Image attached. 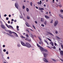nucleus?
I'll list each match as a JSON object with an SVG mask.
<instances>
[{
    "label": "nucleus",
    "mask_w": 63,
    "mask_h": 63,
    "mask_svg": "<svg viewBox=\"0 0 63 63\" xmlns=\"http://www.w3.org/2000/svg\"><path fill=\"white\" fill-rule=\"evenodd\" d=\"M58 21L57 20L56 21L54 22V26H55V27L57 25V24H58Z\"/></svg>",
    "instance_id": "1"
},
{
    "label": "nucleus",
    "mask_w": 63,
    "mask_h": 63,
    "mask_svg": "<svg viewBox=\"0 0 63 63\" xmlns=\"http://www.w3.org/2000/svg\"><path fill=\"white\" fill-rule=\"evenodd\" d=\"M26 47H31V45H30V44L27 43H26Z\"/></svg>",
    "instance_id": "2"
},
{
    "label": "nucleus",
    "mask_w": 63,
    "mask_h": 63,
    "mask_svg": "<svg viewBox=\"0 0 63 63\" xmlns=\"http://www.w3.org/2000/svg\"><path fill=\"white\" fill-rule=\"evenodd\" d=\"M1 28H2V29H6V27H5V26L4 25H1Z\"/></svg>",
    "instance_id": "3"
},
{
    "label": "nucleus",
    "mask_w": 63,
    "mask_h": 63,
    "mask_svg": "<svg viewBox=\"0 0 63 63\" xmlns=\"http://www.w3.org/2000/svg\"><path fill=\"white\" fill-rule=\"evenodd\" d=\"M15 6L16 7V8H17V9H18V4L17 3H15Z\"/></svg>",
    "instance_id": "4"
},
{
    "label": "nucleus",
    "mask_w": 63,
    "mask_h": 63,
    "mask_svg": "<svg viewBox=\"0 0 63 63\" xmlns=\"http://www.w3.org/2000/svg\"><path fill=\"white\" fill-rule=\"evenodd\" d=\"M21 44H22L23 46H26V44H25L24 43V42H22V41H21Z\"/></svg>",
    "instance_id": "5"
},
{
    "label": "nucleus",
    "mask_w": 63,
    "mask_h": 63,
    "mask_svg": "<svg viewBox=\"0 0 63 63\" xmlns=\"http://www.w3.org/2000/svg\"><path fill=\"white\" fill-rule=\"evenodd\" d=\"M40 50H41L42 51H44V48L41 47L40 48Z\"/></svg>",
    "instance_id": "6"
},
{
    "label": "nucleus",
    "mask_w": 63,
    "mask_h": 63,
    "mask_svg": "<svg viewBox=\"0 0 63 63\" xmlns=\"http://www.w3.org/2000/svg\"><path fill=\"white\" fill-rule=\"evenodd\" d=\"M43 61H44L45 62H48V61L45 58H44L43 59Z\"/></svg>",
    "instance_id": "7"
},
{
    "label": "nucleus",
    "mask_w": 63,
    "mask_h": 63,
    "mask_svg": "<svg viewBox=\"0 0 63 63\" xmlns=\"http://www.w3.org/2000/svg\"><path fill=\"white\" fill-rule=\"evenodd\" d=\"M60 54L61 55H63V51L61 50L60 52Z\"/></svg>",
    "instance_id": "8"
},
{
    "label": "nucleus",
    "mask_w": 63,
    "mask_h": 63,
    "mask_svg": "<svg viewBox=\"0 0 63 63\" xmlns=\"http://www.w3.org/2000/svg\"><path fill=\"white\" fill-rule=\"evenodd\" d=\"M37 4H38V5H41V4H42V1H41V0H40V2H37Z\"/></svg>",
    "instance_id": "9"
},
{
    "label": "nucleus",
    "mask_w": 63,
    "mask_h": 63,
    "mask_svg": "<svg viewBox=\"0 0 63 63\" xmlns=\"http://www.w3.org/2000/svg\"><path fill=\"white\" fill-rule=\"evenodd\" d=\"M25 24L27 26V27H29V24H28V23H27V22Z\"/></svg>",
    "instance_id": "10"
},
{
    "label": "nucleus",
    "mask_w": 63,
    "mask_h": 63,
    "mask_svg": "<svg viewBox=\"0 0 63 63\" xmlns=\"http://www.w3.org/2000/svg\"><path fill=\"white\" fill-rule=\"evenodd\" d=\"M38 10H44V9L43 8H41L40 7H39L38 8Z\"/></svg>",
    "instance_id": "11"
},
{
    "label": "nucleus",
    "mask_w": 63,
    "mask_h": 63,
    "mask_svg": "<svg viewBox=\"0 0 63 63\" xmlns=\"http://www.w3.org/2000/svg\"><path fill=\"white\" fill-rule=\"evenodd\" d=\"M44 41L45 42V43H47V45H48V42H47V40H44Z\"/></svg>",
    "instance_id": "12"
},
{
    "label": "nucleus",
    "mask_w": 63,
    "mask_h": 63,
    "mask_svg": "<svg viewBox=\"0 0 63 63\" xmlns=\"http://www.w3.org/2000/svg\"><path fill=\"white\" fill-rule=\"evenodd\" d=\"M48 34H50V35H52V36H53V34H52L50 32H48Z\"/></svg>",
    "instance_id": "13"
},
{
    "label": "nucleus",
    "mask_w": 63,
    "mask_h": 63,
    "mask_svg": "<svg viewBox=\"0 0 63 63\" xmlns=\"http://www.w3.org/2000/svg\"><path fill=\"white\" fill-rule=\"evenodd\" d=\"M52 48H53V49H56V47H55V46H54L53 47H51Z\"/></svg>",
    "instance_id": "14"
},
{
    "label": "nucleus",
    "mask_w": 63,
    "mask_h": 63,
    "mask_svg": "<svg viewBox=\"0 0 63 63\" xmlns=\"http://www.w3.org/2000/svg\"><path fill=\"white\" fill-rule=\"evenodd\" d=\"M45 17L46 18H47V19L49 18V17H48V16H45Z\"/></svg>",
    "instance_id": "15"
},
{
    "label": "nucleus",
    "mask_w": 63,
    "mask_h": 63,
    "mask_svg": "<svg viewBox=\"0 0 63 63\" xmlns=\"http://www.w3.org/2000/svg\"><path fill=\"white\" fill-rule=\"evenodd\" d=\"M44 55L45 57H46L47 56V55L46 53H45L44 54Z\"/></svg>",
    "instance_id": "16"
},
{
    "label": "nucleus",
    "mask_w": 63,
    "mask_h": 63,
    "mask_svg": "<svg viewBox=\"0 0 63 63\" xmlns=\"http://www.w3.org/2000/svg\"><path fill=\"white\" fill-rule=\"evenodd\" d=\"M9 34H12L13 33V32L11 31H9Z\"/></svg>",
    "instance_id": "17"
},
{
    "label": "nucleus",
    "mask_w": 63,
    "mask_h": 63,
    "mask_svg": "<svg viewBox=\"0 0 63 63\" xmlns=\"http://www.w3.org/2000/svg\"><path fill=\"white\" fill-rule=\"evenodd\" d=\"M56 38H57V39H60V38L58 36H56Z\"/></svg>",
    "instance_id": "18"
},
{
    "label": "nucleus",
    "mask_w": 63,
    "mask_h": 63,
    "mask_svg": "<svg viewBox=\"0 0 63 63\" xmlns=\"http://www.w3.org/2000/svg\"><path fill=\"white\" fill-rule=\"evenodd\" d=\"M27 18L28 19H30V17H29V16H27Z\"/></svg>",
    "instance_id": "19"
},
{
    "label": "nucleus",
    "mask_w": 63,
    "mask_h": 63,
    "mask_svg": "<svg viewBox=\"0 0 63 63\" xmlns=\"http://www.w3.org/2000/svg\"><path fill=\"white\" fill-rule=\"evenodd\" d=\"M39 39L40 40V41H41V42L42 41V39H41V38H40V37H39Z\"/></svg>",
    "instance_id": "20"
},
{
    "label": "nucleus",
    "mask_w": 63,
    "mask_h": 63,
    "mask_svg": "<svg viewBox=\"0 0 63 63\" xmlns=\"http://www.w3.org/2000/svg\"><path fill=\"white\" fill-rule=\"evenodd\" d=\"M9 27H10L11 28H12V29H14V28L13 27V26H12L9 25Z\"/></svg>",
    "instance_id": "21"
},
{
    "label": "nucleus",
    "mask_w": 63,
    "mask_h": 63,
    "mask_svg": "<svg viewBox=\"0 0 63 63\" xmlns=\"http://www.w3.org/2000/svg\"><path fill=\"white\" fill-rule=\"evenodd\" d=\"M21 37L22 39H24V38H25V37L23 36L22 35L21 36Z\"/></svg>",
    "instance_id": "22"
},
{
    "label": "nucleus",
    "mask_w": 63,
    "mask_h": 63,
    "mask_svg": "<svg viewBox=\"0 0 63 63\" xmlns=\"http://www.w3.org/2000/svg\"><path fill=\"white\" fill-rule=\"evenodd\" d=\"M14 33L15 34L16 36V37H18V35H17V34H16V33L15 32H14Z\"/></svg>",
    "instance_id": "23"
},
{
    "label": "nucleus",
    "mask_w": 63,
    "mask_h": 63,
    "mask_svg": "<svg viewBox=\"0 0 63 63\" xmlns=\"http://www.w3.org/2000/svg\"><path fill=\"white\" fill-rule=\"evenodd\" d=\"M52 60L54 62H56V60H55V59H52Z\"/></svg>",
    "instance_id": "24"
},
{
    "label": "nucleus",
    "mask_w": 63,
    "mask_h": 63,
    "mask_svg": "<svg viewBox=\"0 0 63 63\" xmlns=\"http://www.w3.org/2000/svg\"><path fill=\"white\" fill-rule=\"evenodd\" d=\"M47 39L49 41H50V42H51V40L50 39L48 38H47Z\"/></svg>",
    "instance_id": "25"
},
{
    "label": "nucleus",
    "mask_w": 63,
    "mask_h": 63,
    "mask_svg": "<svg viewBox=\"0 0 63 63\" xmlns=\"http://www.w3.org/2000/svg\"><path fill=\"white\" fill-rule=\"evenodd\" d=\"M37 46L38 47H40V48L41 47V46H40L38 44H37Z\"/></svg>",
    "instance_id": "26"
},
{
    "label": "nucleus",
    "mask_w": 63,
    "mask_h": 63,
    "mask_svg": "<svg viewBox=\"0 0 63 63\" xmlns=\"http://www.w3.org/2000/svg\"><path fill=\"white\" fill-rule=\"evenodd\" d=\"M47 21H45L44 22V24H45V25H46V24H47Z\"/></svg>",
    "instance_id": "27"
},
{
    "label": "nucleus",
    "mask_w": 63,
    "mask_h": 63,
    "mask_svg": "<svg viewBox=\"0 0 63 63\" xmlns=\"http://www.w3.org/2000/svg\"><path fill=\"white\" fill-rule=\"evenodd\" d=\"M45 51V52H46V51H47V50L46 49H44V51Z\"/></svg>",
    "instance_id": "28"
},
{
    "label": "nucleus",
    "mask_w": 63,
    "mask_h": 63,
    "mask_svg": "<svg viewBox=\"0 0 63 63\" xmlns=\"http://www.w3.org/2000/svg\"><path fill=\"white\" fill-rule=\"evenodd\" d=\"M31 37L32 38H34V36H33V35L32 34H31Z\"/></svg>",
    "instance_id": "29"
},
{
    "label": "nucleus",
    "mask_w": 63,
    "mask_h": 63,
    "mask_svg": "<svg viewBox=\"0 0 63 63\" xmlns=\"http://www.w3.org/2000/svg\"><path fill=\"white\" fill-rule=\"evenodd\" d=\"M26 36L27 38H28V37H29V35H28V34H26Z\"/></svg>",
    "instance_id": "30"
},
{
    "label": "nucleus",
    "mask_w": 63,
    "mask_h": 63,
    "mask_svg": "<svg viewBox=\"0 0 63 63\" xmlns=\"http://www.w3.org/2000/svg\"><path fill=\"white\" fill-rule=\"evenodd\" d=\"M44 21V19L43 18H41V21Z\"/></svg>",
    "instance_id": "31"
},
{
    "label": "nucleus",
    "mask_w": 63,
    "mask_h": 63,
    "mask_svg": "<svg viewBox=\"0 0 63 63\" xmlns=\"http://www.w3.org/2000/svg\"><path fill=\"white\" fill-rule=\"evenodd\" d=\"M60 12H61V13H62L63 12V10H60Z\"/></svg>",
    "instance_id": "32"
},
{
    "label": "nucleus",
    "mask_w": 63,
    "mask_h": 63,
    "mask_svg": "<svg viewBox=\"0 0 63 63\" xmlns=\"http://www.w3.org/2000/svg\"><path fill=\"white\" fill-rule=\"evenodd\" d=\"M26 11L27 12H29V9H28V8H27L26 9Z\"/></svg>",
    "instance_id": "33"
},
{
    "label": "nucleus",
    "mask_w": 63,
    "mask_h": 63,
    "mask_svg": "<svg viewBox=\"0 0 63 63\" xmlns=\"http://www.w3.org/2000/svg\"><path fill=\"white\" fill-rule=\"evenodd\" d=\"M30 5H31V6H32V2H31L30 3Z\"/></svg>",
    "instance_id": "34"
},
{
    "label": "nucleus",
    "mask_w": 63,
    "mask_h": 63,
    "mask_svg": "<svg viewBox=\"0 0 63 63\" xmlns=\"http://www.w3.org/2000/svg\"><path fill=\"white\" fill-rule=\"evenodd\" d=\"M25 6H24L23 5V9H25Z\"/></svg>",
    "instance_id": "35"
},
{
    "label": "nucleus",
    "mask_w": 63,
    "mask_h": 63,
    "mask_svg": "<svg viewBox=\"0 0 63 63\" xmlns=\"http://www.w3.org/2000/svg\"><path fill=\"white\" fill-rule=\"evenodd\" d=\"M26 31H28V32L29 33V30H28V29H26Z\"/></svg>",
    "instance_id": "36"
},
{
    "label": "nucleus",
    "mask_w": 63,
    "mask_h": 63,
    "mask_svg": "<svg viewBox=\"0 0 63 63\" xmlns=\"http://www.w3.org/2000/svg\"><path fill=\"white\" fill-rule=\"evenodd\" d=\"M59 7H60V8H61V7H62V5H61V4H60V5H59Z\"/></svg>",
    "instance_id": "37"
},
{
    "label": "nucleus",
    "mask_w": 63,
    "mask_h": 63,
    "mask_svg": "<svg viewBox=\"0 0 63 63\" xmlns=\"http://www.w3.org/2000/svg\"><path fill=\"white\" fill-rule=\"evenodd\" d=\"M9 36H10V37H13V35H9Z\"/></svg>",
    "instance_id": "38"
},
{
    "label": "nucleus",
    "mask_w": 63,
    "mask_h": 63,
    "mask_svg": "<svg viewBox=\"0 0 63 63\" xmlns=\"http://www.w3.org/2000/svg\"><path fill=\"white\" fill-rule=\"evenodd\" d=\"M17 46L18 47H20V46L19 44H17Z\"/></svg>",
    "instance_id": "39"
},
{
    "label": "nucleus",
    "mask_w": 63,
    "mask_h": 63,
    "mask_svg": "<svg viewBox=\"0 0 63 63\" xmlns=\"http://www.w3.org/2000/svg\"><path fill=\"white\" fill-rule=\"evenodd\" d=\"M6 51V50L5 49H4L3 50V51L4 52H5V51Z\"/></svg>",
    "instance_id": "40"
},
{
    "label": "nucleus",
    "mask_w": 63,
    "mask_h": 63,
    "mask_svg": "<svg viewBox=\"0 0 63 63\" xmlns=\"http://www.w3.org/2000/svg\"><path fill=\"white\" fill-rule=\"evenodd\" d=\"M6 54H9V53L8 52V51H7V52H6Z\"/></svg>",
    "instance_id": "41"
},
{
    "label": "nucleus",
    "mask_w": 63,
    "mask_h": 63,
    "mask_svg": "<svg viewBox=\"0 0 63 63\" xmlns=\"http://www.w3.org/2000/svg\"><path fill=\"white\" fill-rule=\"evenodd\" d=\"M47 47H48V48H50L48 46H47Z\"/></svg>",
    "instance_id": "42"
},
{
    "label": "nucleus",
    "mask_w": 63,
    "mask_h": 63,
    "mask_svg": "<svg viewBox=\"0 0 63 63\" xmlns=\"http://www.w3.org/2000/svg\"><path fill=\"white\" fill-rule=\"evenodd\" d=\"M51 45V46H54V44H53V43H52Z\"/></svg>",
    "instance_id": "43"
},
{
    "label": "nucleus",
    "mask_w": 63,
    "mask_h": 63,
    "mask_svg": "<svg viewBox=\"0 0 63 63\" xmlns=\"http://www.w3.org/2000/svg\"><path fill=\"white\" fill-rule=\"evenodd\" d=\"M19 28V27L17 26H16V28L17 29H18Z\"/></svg>",
    "instance_id": "44"
},
{
    "label": "nucleus",
    "mask_w": 63,
    "mask_h": 63,
    "mask_svg": "<svg viewBox=\"0 0 63 63\" xmlns=\"http://www.w3.org/2000/svg\"><path fill=\"white\" fill-rule=\"evenodd\" d=\"M3 47H5V45H3Z\"/></svg>",
    "instance_id": "45"
},
{
    "label": "nucleus",
    "mask_w": 63,
    "mask_h": 63,
    "mask_svg": "<svg viewBox=\"0 0 63 63\" xmlns=\"http://www.w3.org/2000/svg\"><path fill=\"white\" fill-rule=\"evenodd\" d=\"M20 18H23L22 17V16H20Z\"/></svg>",
    "instance_id": "46"
},
{
    "label": "nucleus",
    "mask_w": 63,
    "mask_h": 63,
    "mask_svg": "<svg viewBox=\"0 0 63 63\" xmlns=\"http://www.w3.org/2000/svg\"><path fill=\"white\" fill-rule=\"evenodd\" d=\"M25 40H26V41H29V40H28V39H27L25 38Z\"/></svg>",
    "instance_id": "47"
},
{
    "label": "nucleus",
    "mask_w": 63,
    "mask_h": 63,
    "mask_svg": "<svg viewBox=\"0 0 63 63\" xmlns=\"http://www.w3.org/2000/svg\"><path fill=\"white\" fill-rule=\"evenodd\" d=\"M6 20H8V19H9V18H8V17H6Z\"/></svg>",
    "instance_id": "48"
},
{
    "label": "nucleus",
    "mask_w": 63,
    "mask_h": 63,
    "mask_svg": "<svg viewBox=\"0 0 63 63\" xmlns=\"http://www.w3.org/2000/svg\"><path fill=\"white\" fill-rule=\"evenodd\" d=\"M55 33H56V34H58V32H57V31H56L55 32Z\"/></svg>",
    "instance_id": "49"
},
{
    "label": "nucleus",
    "mask_w": 63,
    "mask_h": 63,
    "mask_svg": "<svg viewBox=\"0 0 63 63\" xmlns=\"http://www.w3.org/2000/svg\"><path fill=\"white\" fill-rule=\"evenodd\" d=\"M61 47H62L63 48V45H61Z\"/></svg>",
    "instance_id": "50"
},
{
    "label": "nucleus",
    "mask_w": 63,
    "mask_h": 63,
    "mask_svg": "<svg viewBox=\"0 0 63 63\" xmlns=\"http://www.w3.org/2000/svg\"><path fill=\"white\" fill-rule=\"evenodd\" d=\"M33 28H34V29H36V28H35V26H34L33 25Z\"/></svg>",
    "instance_id": "51"
},
{
    "label": "nucleus",
    "mask_w": 63,
    "mask_h": 63,
    "mask_svg": "<svg viewBox=\"0 0 63 63\" xmlns=\"http://www.w3.org/2000/svg\"><path fill=\"white\" fill-rule=\"evenodd\" d=\"M59 16H60V17H61L62 16H61V14H59Z\"/></svg>",
    "instance_id": "52"
},
{
    "label": "nucleus",
    "mask_w": 63,
    "mask_h": 63,
    "mask_svg": "<svg viewBox=\"0 0 63 63\" xmlns=\"http://www.w3.org/2000/svg\"><path fill=\"white\" fill-rule=\"evenodd\" d=\"M8 23H10V21H8Z\"/></svg>",
    "instance_id": "53"
},
{
    "label": "nucleus",
    "mask_w": 63,
    "mask_h": 63,
    "mask_svg": "<svg viewBox=\"0 0 63 63\" xmlns=\"http://www.w3.org/2000/svg\"><path fill=\"white\" fill-rule=\"evenodd\" d=\"M11 21H14V20L13 19H12L11 20Z\"/></svg>",
    "instance_id": "54"
},
{
    "label": "nucleus",
    "mask_w": 63,
    "mask_h": 63,
    "mask_svg": "<svg viewBox=\"0 0 63 63\" xmlns=\"http://www.w3.org/2000/svg\"><path fill=\"white\" fill-rule=\"evenodd\" d=\"M41 26H43V27H44V25L42 24L41 25Z\"/></svg>",
    "instance_id": "55"
},
{
    "label": "nucleus",
    "mask_w": 63,
    "mask_h": 63,
    "mask_svg": "<svg viewBox=\"0 0 63 63\" xmlns=\"http://www.w3.org/2000/svg\"><path fill=\"white\" fill-rule=\"evenodd\" d=\"M4 16L6 17L7 16V15L5 14L4 15Z\"/></svg>",
    "instance_id": "56"
},
{
    "label": "nucleus",
    "mask_w": 63,
    "mask_h": 63,
    "mask_svg": "<svg viewBox=\"0 0 63 63\" xmlns=\"http://www.w3.org/2000/svg\"><path fill=\"white\" fill-rule=\"evenodd\" d=\"M9 17H11V15H9Z\"/></svg>",
    "instance_id": "57"
},
{
    "label": "nucleus",
    "mask_w": 63,
    "mask_h": 63,
    "mask_svg": "<svg viewBox=\"0 0 63 63\" xmlns=\"http://www.w3.org/2000/svg\"><path fill=\"white\" fill-rule=\"evenodd\" d=\"M53 42H51L50 43V44H52V43H53Z\"/></svg>",
    "instance_id": "58"
},
{
    "label": "nucleus",
    "mask_w": 63,
    "mask_h": 63,
    "mask_svg": "<svg viewBox=\"0 0 63 63\" xmlns=\"http://www.w3.org/2000/svg\"><path fill=\"white\" fill-rule=\"evenodd\" d=\"M35 23H36V24H37V22L36 21H35Z\"/></svg>",
    "instance_id": "59"
},
{
    "label": "nucleus",
    "mask_w": 63,
    "mask_h": 63,
    "mask_svg": "<svg viewBox=\"0 0 63 63\" xmlns=\"http://www.w3.org/2000/svg\"><path fill=\"white\" fill-rule=\"evenodd\" d=\"M14 22H16V20H14Z\"/></svg>",
    "instance_id": "60"
},
{
    "label": "nucleus",
    "mask_w": 63,
    "mask_h": 63,
    "mask_svg": "<svg viewBox=\"0 0 63 63\" xmlns=\"http://www.w3.org/2000/svg\"><path fill=\"white\" fill-rule=\"evenodd\" d=\"M5 25L7 26H7H8V24H6Z\"/></svg>",
    "instance_id": "61"
},
{
    "label": "nucleus",
    "mask_w": 63,
    "mask_h": 63,
    "mask_svg": "<svg viewBox=\"0 0 63 63\" xmlns=\"http://www.w3.org/2000/svg\"><path fill=\"white\" fill-rule=\"evenodd\" d=\"M36 8L37 9H38V7L37 6H36Z\"/></svg>",
    "instance_id": "62"
},
{
    "label": "nucleus",
    "mask_w": 63,
    "mask_h": 63,
    "mask_svg": "<svg viewBox=\"0 0 63 63\" xmlns=\"http://www.w3.org/2000/svg\"><path fill=\"white\" fill-rule=\"evenodd\" d=\"M56 43H55V46H56Z\"/></svg>",
    "instance_id": "63"
},
{
    "label": "nucleus",
    "mask_w": 63,
    "mask_h": 63,
    "mask_svg": "<svg viewBox=\"0 0 63 63\" xmlns=\"http://www.w3.org/2000/svg\"><path fill=\"white\" fill-rule=\"evenodd\" d=\"M61 17L63 18V16H62Z\"/></svg>",
    "instance_id": "64"
}]
</instances>
